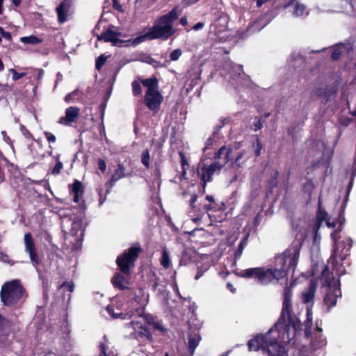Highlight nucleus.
I'll return each instance as SVG.
<instances>
[{"label":"nucleus","mask_w":356,"mask_h":356,"mask_svg":"<svg viewBox=\"0 0 356 356\" xmlns=\"http://www.w3.org/2000/svg\"><path fill=\"white\" fill-rule=\"evenodd\" d=\"M58 289H62L63 293L66 291L72 293L74 289V284L72 281L64 282L58 286Z\"/></svg>","instance_id":"33"},{"label":"nucleus","mask_w":356,"mask_h":356,"mask_svg":"<svg viewBox=\"0 0 356 356\" xmlns=\"http://www.w3.org/2000/svg\"><path fill=\"white\" fill-rule=\"evenodd\" d=\"M341 296V292L339 282H338L337 284L329 289L324 297L323 302L327 307V311L337 305V299Z\"/></svg>","instance_id":"14"},{"label":"nucleus","mask_w":356,"mask_h":356,"mask_svg":"<svg viewBox=\"0 0 356 356\" xmlns=\"http://www.w3.org/2000/svg\"><path fill=\"white\" fill-rule=\"evenodd\" d=\"M230 122V118H222L220 119V124L222 125V127Z\"/></svg>","instance_id":"63"},{"label":"nucleus","mask_w":356,"mask_h":356,"mask_svg":"<svg viewBox=\"0 0 356 356\" xmlns=\"http://www.w3.org/2000/svg\"><path fill=\"white\" fill-rule=\"evenodd\" d=\"M2 135H3V140L6 143H7L8 145H13V143H12V140L10 139V138L7 135V133L6 131H3L1 132Z\"/></svg>","instance_id":"60"},{"label":"nucleus","mask_w":356,"mask_h":356,"mask_svg":"<svg viewBox=\"0 0 356 356\" xmlns=\"http://www.w3.org/2000/svg\"><path fill=\"white\" fill-rule=\"evenodd\" d=\"M323 222H320L318 220H316L314 226H313V231L315 233V234L316 235L318 231L319 230L321 226V224H322Z\"/></svg>","instance_id":"61"},{"label":"nucleus","mask_w":356,"mask_h":356,"mask_svg":"<svg viewBox=\"0 0 356 356\" xmlns=\"http://www.w3.org/2000/svg\"><path fill=\"white\" fill-rule=\"evenodd\" d=\"M0 35L1 38H4L8 41L12 40L11 33L8 31H6L1 26H0Z\"/></svg>","instance_id":"51"},{"label":"nucleus","mask_w":356,"mask_h":356,"mask_svg":"<svg viewBox=\"0 0 356 356\" xmlns=\"http://www.w3.org/2000/svg\"><path fill=\"white\" fill-rule=\"evenodd\" d=\"M141 163L145 167L146 169L150 168V154L149 150L145 149L141 154Z\"/></svg>","instance_id":"28"},{"label":"nucleus","mask_w":356,"mask_h":356,"mask_svg":"<svg viewBox=\"0 0 356 356\" xmlns=\"http://www.w3.org/2000/svg\"><path fill=\"white\" fill-rule=\"evenodd\" d=\"M314 188V184L311 179H308L307 182L303 184L302 190L305 193L308 195L309 199H311L313 190Z\"/></svg>","instance_id":"30"},{"label":"nucleus","mask_w":356,"mask_h":356,"mask_svg":"<svg viewBox=\"0 0 356 356\" xmlns=\"http://www.w3.org/2000/svg\"><path fill=\"white\" fill-rule=\"evenodd\" d=\"M273 330L274 328H271L266 334H259L250 339L248 343V350L257 351L261 349L268 356H288L284 346L277 339H270V334Z\"/></svg>","instance_id":"4"},{"label":"nucleus","mask_w":356,"mask_h":356,"mask_svg":"<svg viewBox=\"0 0 356 356\" xmlns=\"http://www.w3.org/2000/svg\"><path fill=\"white\" fill-rule=\"evenodd\" d=\"M306 10V7L305 5L301 4L300 3H296L293 11V14L296 16H302L305 13Z\"/></svg>","instance_id":"38"},{"label":"nucleus","mask_w":356,"mask_h":356,"mask_svg":"<svg viewBox=\"0 0 356 356\" xmlns=\"http://www.w3.org/2000/svg\"><path fill=\"white\" fill-rule=\"evenodd\" d=\"M182 51L180 49L173 50L170 54V58L172 61L177 60L181 56Z\"/></svg>","instance_id":"42"},{"label":"nucleus","mask_w":356,"mask_h":356,"mask_svg":"<svg viewBox=\"0 0 356 356\" xmlns=\"http://www.w3.org/2000/svg\"><path fill=\"white\" fill-rule=\"evenodd\" d=\"M10 72L12 73V79L14 81H17L25 75V73L17 72L15 69L13 68L10 69Z\"/></svg>","instance_id":"50"},{"label":"nucleus","mask_w":356,"mask_h":356,"mask_svg":"<svg viewBox=\"0 0 356 356\" xmlns=\"http://www.w3.org/2000/svg\"><path fill=\"white\" fill-rule=\"evenodd\" d=\"M81 94V92H80L79 90H78V89L74 90L73 92L68 93L65 97V101L68 104L72 103V102H74L76 99H79Z\"/></svg>","instance_id":"32"},{"label":"nucleus","mask_w":356,"mask_h":356,"mask_svg":"<svg viewBox=\"0 0 356 356\" xmlns=\"http://www.w3.org/2000/svg\"><path fill=\"white\" fill-rule=\"evenodd\" d=\"M163 101V97L159 91L145 92L144 96V104L153 115L159 113Z\"/></svg>","instance_id":"11"},{"label":"nucleus","mask_w":356,"mask_h":356,"mask_svg":"<svg viewBox=\"0 0 356 356\" xmlns=\"http://www.w3.org/2000/svg\"><path fill=\"white\" fill-rule=\"evenodd\" d=\"M222 128V125H221L220 124H218L216 126L214 127V131H213V136L214 137L216 134H217L218 133V131Z\"/></svg>","instance_id":"64"},{"label":"nucleus","mask_w":356,"mask_h":356,"mask_svg":"<svg viewBox=\"0 0 356 356\" xmlns=\"http://www.w3.org/2000/svg\"><path fill=\"white\" fill-rule=\"evenodd\" d=\"M147 323L152 327V328L155 330H159L160 332H165V329L164 327L159 322H156L155 321H149V319H147Z\"/></svg>","instance_id":"40"},{"label":"nucleus","mask_w":356,"mask_h":356,"mask_svg":"<svg viewBox=\"0 0 356 356\" xmlns=\"http://www.w3.org/2000/svg\"><path fill=\"white\" fill-rule=\"evenodd\" d=\"M80 115V108L77 106H70L65 109V116L60 117L58 123L70 126L75 122Z\"/></svg>","instance_id":"15"},{"label":"nucleus","mask_w":356,"mask_h":356,"mask_svg":"<svg viewBox=\"0 0 356 356\" xmlns=\"http://www.w3.org/2000/svg\"><path fill=\"white\" fill-rule=\"evenodd\" d=\"M99 356H108L106 354V346L104 343H100L99 345Z\"/></svg>","instance_id":"55"},{"label":"nucleus","mask_w":356,"mask_h":356,"mask_svg":"<svg viewBox=\"0 0 356 356\" xmlns=\"http://www.w3.org/2000/svg\"><path fill=\"white\" fill-rule=\"evenodd\" d=\"M354 179H355V177H351L350 182L348 183V185L347 186L346 197H345L343 202V204H344V205H346V202H347V201L348 200L349 194H350V191H351V189L353 188Z\"/></svg>","instance_id":"45"},{"label":"nucleus","mask_w":356,"mask_h":356,"mask_svg":"<svg viewBox=\"0 0 356 356\" xmlns=\"http://www.w3.org/2000/svg\"><path fill=\"white\" fill-rule=\"evenodd\" d=\"M146 40H149V36L148 35V32L145 33V34H143V35H139V36H137L136 38H135L134 39L133 44H139L140 42H144Z\"/></svg>","instance_id":"44"},{"label":"nucleus","mask_w":356,"mask_h":356,"mask_svg":"<svg viewBox=\"0 0 356 356\" xmlns=\"http://www.w3.org/2000/svg\"><path fill=\"white\" fill-rule=\"evenodd\" d=\"M139 334L141 337L144 336L145 337H146L147 339H148L150 341L153 340V337L150 330L145 326L141 327V330Z\"/></svg>","instance_id":"39"},{"label":"nucleus","mask_w":356,"mask_h":356,"mask_svg":"<svg viewBox=\"0 0 356 356\" xmlns=\"http://www.w3.org/2000/svg\"><path fill=\"white\" fill-rule=\"evenodd\" d=\"M316 288V283L314 281H311L307 291L303 292L302 294L304 303L307 304L313 301Z\"/></svg>","instance_id":"20"},{"label":"nucleus","mask_w":356,"mask_h":356,"mask_svg":"<svg viewBox=\"0 0 356 356\" xmlns=\"http://www.w3.org/2000/svg\"><path fill=\"white\" fill-rule=\"evenodd\" d=\"M283 296L281 314L274 327L279 333V336L280 335L282 342H289L295 337L297 332L302 330V324L299 318L292 314L291 287L284 288Z\"/></svg>","instance_id":"1"},{"label":"nucleus","mask_w":356,"mask_h":356,"mask_svg":"<svg viewBox=\"0 0 356 356\" xmlns=\"http://www.w3.org/2000/svg\"><path fill=\"white\" fill-rule=\"evenodd\" d=\"M107 58L108 57L106 56H105L104 54H101L99 56H98L96 58L95 68L97 70L99 71L102 68V67L105 65Z\"/></svg>","instance_id":"36"},{"label":"nucleus","mask_w":356,"mask_h":356,"mask_svg":"<svg viewBox=\"0 0 356 356\" xmlns=\"http://www.w3.org/2000/svg\"><path fill=\"white\" fill-rule=\"evenodd\" d=\"M279 177V172L277 170H274L270 174V178L268 181V185L270 188H274L277 186V178Z\"/></svg>","instance_id":"29"},{"label":"nucleus","mask_w":356,"mask_h":356,"mask_svg":"<svg viewBox=\"0 0 356 356\" xmlns=\"http://www.w3.org/2000/svg\"><path fill=\"white\" fill-rule=\"evenodd\" d=\"M44 134L49 143H55L56 142V138L54 136V134H53L52 133L49 132V131H44Z\"/></svg>","instance_id":"53"},{"label":"nucleus","mask_w":356,"mask_h":356,"mask_svg":"<svg viewBox=\"0 0 356 356\" xmlns=\"http://www.w3.org/2000/svg\"><path fill=\"white\" fill-rule=\"evenodd\" d=\"M131 86L133 95L134 97H137L141 95L142 88L140 86V82L135 80L131 83Z\"/></svg>","instance_id":"35"},{"label":"nucleus","mask_w":356,"mask_h":356,"mask_svg":"<svg viewBox=\"0 0 356 356\" xmlns=\"http://www.w3.org/2000/svg\"><path fill=\"white\" fill-rule=\"evenodd\" d=\"M223 167L219 161H215L210 165L205 163H199L197 168V177L201 180V185L202 186V193H205L207 183L213 180V175L216 172H220Z\"/></svg>","instance_id":"9"},{"label":"nucleus","mask_w":356,"mask_h":356,"mask_svg":"<svg viewBox=\"0 0 356 356\" xmlns=\"http://www.w3.org/2000/svg\"><path fill=\"white\" fill-rule=\"evenodd\" d=\"M246 245H247V239L245 238H244L240 241V243L238 245V248L235 252L234 254H235L236 258L240 257L241 256L243 249Z\"/></svg>","instance_id":"37"},{"label":"nucleus","mask_w":356,"mask_h":356,"mask_svg":"<svg viewBox=\"0 0 356 356\" xmlns=\"http://www.w3.org/2000/svg\"><path fill=\"white\" fill-rule=\"evenodd\" d=\"M300 250V244L292 243L283 252L275 255L273 265L269 268H271L273 274L275 275V284L281 279H287L290 271L292 272V276L293 275L298 263Z\"/></svg>","instance_id":"3"},{"label":"nucleus","mask_w":356,"mask_h":356,"mask_svg":"<svg viewBox=\"0 0 356 356\" xmlns=\"http://www.w3.org/2000/svg\"><path fill=\"white\" fill-rule=\"evenodd\" d=\"M204 24L203 22H197L193 26V29L195 30V31H198V30L202 29L204 27Z\"/></svg>","instance_id":"62"},{"label":"nucleus","mask_w":356,"mask_h":356,"mask_svg":"<svg viewBox=\"0 0 356 356\" xmlns=\"http://www.w3.org/2000/svg\"><path fill=\"white\" fill-rule=\"evenodd\" d=\"M72 3H68L67 0H63L59 6L56 8V13L58 16V22L63 24L68 19V13L71 8Z\"/></svg>","instance_id":"16"},{"label":"nucleus","mask_w":356,"mask_h":356,"mask_svg":"<svg viewBox=\"0 0 356 356\" xmlns=\"http://www.w3.org/2000/svg\"><path fill=\"white\" fill-rule=\"evenodd\" d=\"M254 147H255L254 154H255L256 157H258L261 155V151L263 148L261 142L260 141V140L258 137H257Z\"/></svg>","instance_id":"43"},{"label":"nucleus","mask_w":356,"mask_h":356,"mask_svg":"<svg viewBox=\"0 0 356 356\" xmlns=\"http://www.w3.org/2000/svg\"><path fill=\"white\" fill-rule=\"evenodd\" d=\"M324 280L325 284L330 286V273L327 266H324L321 275V280Z\"/></svg>","instance_id":"34"},{"label":"nucleus","mask_w":356,"mask_h":356,"mask_svg":"<svg viewBox=\"0 0 356 356\" xmlns=\"http://www.w3.org/2000/svg\"><path fill=\"white\" fill-rule=\"evenodd\" d=\"M314 343V346H316L318 348L322 347L325 344V339L323 338L322 335H320L319 340H318L316 342L315 341Z\"/></svg>","instance_id":"57"},{"label":"nucleus","mask_w":356,"mask_h":356,"mask_svg":"<svg viewBox=\"0 0 356 356\" xmlns=\"http://www.w3.org/2000/svg\"><path fill=\"white\" fill-rule=\"evenodd\" d=\"M205 271H206V269H203L202 267H198L197 268V273H196L195 277V280L200 279L204 275V273Z\"/></svg>","instance_id":"59"},{"label":"nucleus","mask_w":356,"mask_h":356,"mask_svg":"<svg viewBox=\"0 0 356 356\" xmlns=\"http://www.w3.org/2000/svg\"><path fill=\"white\" fill-rule=\"evenodd\" d=\"M341 55V50L340 49V48L337 47L332 51L331 58L333 60L337 61L340 58Z\"/></svg>","instance_id":"49"},{"label":"nucleus","mask_w":356,"mask_h":356,"mask_svg":"<svg viewBox=\"0 0 356 356\" xmlns=\"http://www.w3.org/2000/svg\"><path fill=\"white\" fill-rule=\"evenodd\" d=\"M161 265L165 268L168 269L170 267L171 262L170 259V256L166 250H163L162 252V255L160 259Z\"/></svg>","instance_id":"26"},{"label":"nucleus","mask_w":356,"mask_h":356,"mask_svg":"<svg viewBox=\"0 0 356 356\" xmlns=\"http://www.w3.org/2000/svg\"><path fill=\"white\" fill-rule=\"evenodd\" d=\"M143 252L139 243H136L116 258V265L120 272H116L111 279V283L114 288L119 290L129 289L125 284H129L131 270L136 266L139 255Z\"/></svg>","instance_id":"2"},{"label":"nucleus","mask_w":356,"mask_h":356,"mask_svg":"<svg viewBox=\"0 0 356 356\" xmlns=\"http://www.w3.org/2000/svg\"><path fill=\"white\" fill-rule=\"evenodd\" d=\"M316 220H318L320 222H323L324 220H325V221L327 220V213L324 209H321V202L320 199L318 200V209L316 212Z\"/></svg>","instance_id":"31"},{"label":"nucleus","mask_w":356,"mask_h":356,"mask_svg":"<svg viewBox=\"0 0 356 356\" xmlns=\"http://www.w3.org/2000/svg\"><path fill=\"white\" fill-rule=\"evenodd\" d=\"M20 41L24 44H38L43 42V38H38L34 35L20 38Z\"/></svg>","instance_id":"24"},{"label":"nucleus","mask_w":356,"mask_h":356,"mask_svg":"<svg viewBox=\"0 0 356 356\" xmlns=\"http://www.w3.org/2000/svg\"><path fill=\"white\" fill-rule=\"evenodd\" d=\"M342 227L343 225L341 223L339 227L331 234V238L334 245L330 259H332L333 261H336L337 263V259H339L341 261H344L346 259L353 246V240L351 238H346L341 241L337 242V234L341 231Z\"/></svg>","instance_id":"8"},{"label":"nucleus","mask_w":356,"mask_h":356,"mask_svg":"<svg viewBox=\"0 0 356 356\" xmlns=\"http://www.w3.org/2000/svg\"><path fill=\"white\" fill-rule=\"evenodd\" d=\"M106 309L108 314L113 318H125V314L122 312H115L114 306L112 305H107Z\"/></svg>","instance_id":"27"},{"label":"nucleus","mask_w":356,"mask_h":356,"mask_svg":"<svg viewBox=\"0 0 356 356\" xmlns=\"http://www.w3.org/2000/svg\"><path fill=\"white\" fill-rule=\"evenodd\" d=\"M238 277L245 279H254L258 284L267 286L275 284V275L269 267H254L242 270L237 273Z\"/></svg>","instance_id":"6"},{"label":"nucleus","mask_w":356,"mask_h":356,"mask_svg":"<svg viewBox=\"0 0 356 356\" xmlns=\"http://www.w3.org/2000/svg\"><path fill=\"white\" fill-rule=\"evenodd\" d=\"M140 82L147 88L145 92H152L159 91V81L157 78L153 76L149 79H139Z\"/></svg>","instance_id":"19"},{"label":"nucleus","mask_w":356,"mask_h":356,"mask_svg":"<svg viewBox=\"0 0 356 356\" xmlns=\"http://www.w3.org/2000/svg\"><path fill=\"white\" fill-rule=\"evenodd\" d=\"M229 73L232 79H236L244 73L243 66L239 64L232 63L230 65Z\"/></svg>","instance_id":"23"},{"label":"nucleus","mask_w":356,"mask_h":356,"mask_svg":"<svg viewBox=\"0 0 356 356\" xmlns=\"http://www.w3.org/2000/svg\"><path fill=\"white\" fill-rule=\"evenodd\" d=\"M177 8H172L169 13L159 17L148 31L149 40L170 38L175 33L173 22L178 19Z\"/></svg>","instance_id":"5"},{"label":"nucleus","mask_w":356,"mask_h":356,"mask_svg":"<svg viewBox=\"0 0 356 356\" xmlns=\"http://www.w3.org/2000/svg\"><path fill=\"white\" fill-rule=\"evenodd\" d=\"M179 155L181 159V169L186 168V166H189V163L188 162V160L185 156V154L182 152H179Z\"/></svg>","instance_id":"48"},{"label":"nucleus","mask_w":356,"mask_h":356,"mask_svg":"<svg viewBox=\"0 0 356 356\" xmlns=\"http://www.w3.org/2000/svg\"><path fill=\"white\" fill-rule=\"evenodd\" d=\"M113 26L108 28L104 30L101 35H97V38L98 40H102L104 42H112L113 45H119L124 42V41L119 38L122 33L119 31L113 30Z\"/></svg>","instance_id":"13"},{"label":"nucleus","mask_w":356,"mask_h":356,"mask_svg":"<svg viewBox=\"0 0 356 356\" xmlns=\"http://www.w3.org/2000/svg\"><path fill=\"white\" fill-rule=\"evenodd\" d=\"M24 288L19 280L6 282L0 292L1 300L6 306H12L17 303L22 298Z\"/></svg>","instance_id":"7"},{"label":"nucleus","mask_w":356,"mask_h":356,"mask_svg":"<svg viewBox=\"0 0 356 356\" xmlns=\"http://www.w3.org/2000/svg\"><path fill=\"white\" fill-rule=\"evenodd\" d=\"M206 200L209 201L208 204L204 205V209L207 211H219L222 209L221 205L216 202L214 197L212 195H207Z\"/></svg>","instance_id":"22"},{"label":"nucleus","mask_w":356,"mask_h":356,"mask_svg":"<svg viewBox=\"0 0 356 356\" xmlns=\"http://www.w3.org/2000/svg\"><path fill=\"white\" fill-rule=\"evenodd\" d=\"M133 172H127L126 168L122 163H120L117 165L116 168L114 170L113 174L112 175L109 181H108L105 186L107 187L106 194L104 197H102V189H99V204L102 205L106 200V195L108 194L112 188V187L115 184V183L120 179L124 177H131L133 176Z\"/></svg>","instance_id":"10"},{"label":"nucleus","mask_w":356,"mask_h":356,"mask_svg":"<svg viewBox=\"0 0 356 356\" xmlns=\"http://www.w3.org/2000/svg\"><path fill=\"white\" fill-rule=\"evenodd\" d=\"M197 195L196 193H193L192 195H191V200L189 201V205H190V207L191 208V209H194L195 206V202L197 201Z\"/></svg>","instance_id":"56"},{"label":"nucleus","mask_w":356,"mask_h":356,"mask_svg":"<svg viewBox=\"0 0 356 356\" xmlns=\"http://www.w3.org/2000/svg\"><path fill=\"white\" fill-rule=\"evenodd\" d=\"M188 351L190 352L191 355H193L194 354L195 348L199 345V343L201 340V337L199 333H196L195 332H190L188 335Z\"/></svg>","instance_id":"18"},{"label":"nucleus","mask_w":356,"mask_h":356,"mask_svg":"<svg viewBox=\"0 0 356 356\" xmlns=\"http://www.w3.org/2000/svg\"><path fill=\"white\" fill-rule=\"evenodd\" d=\"M337 93V89L334 87L326 88L323 92V102L327 103L332 97L334 96Z\"/></svg>","instance_id":"25"},{"label":"nucleus","mask_w":356,"mask_h":356,"mask_svg":"<svg viewBox=\"0 0 356 356\" xmlns=\"http://www.w3.org/2000/svg\"><path fill=\"white\" fill-rule=\"evenodd\" d=\"M112 1H113V7L115 10H118V11L122 10V6L118 0H112Z\"/></svg>","instance_id":"58"},{"label":"nucleus","mask_w":356,"mask_h":356,"mask_svg":"<svg viewBox=\"0 0 356 356\" xmlns=\"http://www.w3.org/2000/svg\"><path fill=\"white\" fill-rule=\"evenodd\" d=\"M307 318L305 322V327H311L312 325V314L309 312V309H307Z\"/></svg>","instance_id":"54"},{"label":"nucleus","mask_w":356,"mask_h":356,"mask_svg":"<svg viewBox=\"0 0 356 356\" xmlns=\"http://www.w3.org/2000/svg\"><path fill=\"white\" fill-rule=\"evenodd\" d=\"M70 193L73 194V201L79 202V197L83 195L84 190L82 183L75 179L72 186H69Z\"/></svg>","instance_id":"17"},{"label":"nucleus","mask_w":356,"mask_h":356,"mask_svg":"<svg viewBox=\"0 0 356 356\" xmlns=\"http://www.w3.org/2000/svg\"><path fill=\"white\" fill-rule=\"evenodd\" d=\"M24 245L25 252L29 254L33 265L37 266L40 264L41 260L38 255L35 243L30 232H27L24 235Z\"/></svg>","instance_id":"12"},{"label":"nucleus","mask_w":356,"mask_h":356,"mask_svg":"<svg viewBox=\"0 0 356 356\" xmlns=\"http://www.w3.org/2000/svg\"><path fill=\"white\" fill-rule=\"evenodd\" d=\"M97 165H98V168L99 169V170L102 173H104L106 170V161L103 159H99L97 161Z\"/></svg>","instance_id":"52"},{"label":"nucleus","mask_w":356,"mask_h":356,"mask_svg":"<svg viewBox=\"0 0 356 356\" xmlns=\"http://www.w3.org/2000/svg\"><path fill=\"white\" fill-rule=\"evenodd\" d=\"M232 152V149L230 147L222 146L221 147L214 155L215 159H220L223 158L224 163L223 165L229 161V156Z\"/></svg>","instance_id":"21"},{"label":"nucleus","mask_w":356,"mask_h":356,"mask_svg":"<svg viewBox=\"0 0 356 356\" xmlns=\"http://www.w3.org/2000/svg\"><path fill=\"white\" fill-rule=\"evenodd\" d=\"M63 168V164L62 161H58L56 165L51 170V174L54 175H58L60 173L61 170Z\"/></svg>","instance_id":"41"},{"label":"nucleus","mask_w":356,"mask_h":356,"mask_svg":"<svg viewBox=\"0 0 356 356\" xmlns=\"http://www.w3.org/2000/svg\"><path fill=\"white\" fill-rule=\"evenodd\" d=\"M264 122V120H262L261 118H255L253 125H254V131H257L258 130H260L263 127V124Z\"/></svg>","instance_id":"47"},{"label":"nucleus","mask_w":356,"mask_h":356,"mask_svg":"<svg viewBox=\"0 0 356 356\" xmlns=\"http://www.w3.org/2000/svg\"><path fill=\"white\" fill-rule=\"evenodd\" d=\"M20 129L23 133V135L25 136V138L31 139V140H35V138L33 135L28 130L26 127L23 124L20 126Z\"/></svg>","instance_id":"46"}]
</instances>
